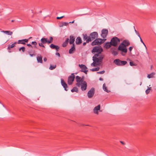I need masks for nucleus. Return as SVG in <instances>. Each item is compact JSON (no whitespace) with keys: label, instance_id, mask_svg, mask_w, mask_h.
I'll return each instance as SVG.
<instances>
[{"label":"nucleus","instance_id":"c756f323","mask_svg":"<svg viewBox=\"0 0 156 156\" xmlns=\"http://www.w3.org/2000/svg\"><path fill=\"white\" fill-rule=\"evenodd\" d=\"M71 91L72 92H76L78 93V89L76 87H74L71 90Z\"/></svg>","mask_w":156,"mask_h":156},{"label":"nucleus","instance_id":"39448f33","mask_svg":"<svg viewBox=\"0 0 156 156\" xmlns=\"http://www.w3.org/2000/svg\"><path fill=\"white\" fill-rule=\"evenodd\" d=\"M120 42V39L116 37H115L112 38L110 41L112 46L114 47L117 46L118 43Z\"/></svg>","mask_w":156,"mask_h":156},{"label":"nucleus","instance_id":"3c124183","mask_svg":"<svg viewBox=\"0 0 156 156\" xmlns=\"http://www.w3.org/2000/svg\"><path fill=\"white\" fill-rule=\"evenodd\" d=\"M27 46H29V47H31V48H33V46H32L31 44H27Z\"/></svg>","mask_w":156,"mask_h":156},{"label":"nucleus","instance_id":"cd10ccee","mask_svg":"<svg viewBox=\"0 0 156 156\" xmlns=\"http://www.w3.org/2000/svg\"><path fill=\"white\" fill-rule=\"evenodd\" d=\"M103 89L107 93H109L110 91L108 90L107 89V87H106V85L105 83H104L103 85Z\"/></svg>","mask_w":156,"mask_h":156},{"label":"nucleus","instance_id":"f704fd0d","mask_svg":"<svg viewBox=\"0 0 156 156\" xmlns=\"http://www.w3.org/2000/svg\"><path fill=\"white\" fill-rule=\"evenodd\" d=\"M104 58V56H103L102 55H99V57L98 58V59L101 62V63H102V60Z\"/></svg>","mask_w":156,"mask_h":156},{"label":"nucleus","instance_id":"4c0bfd02","mask_svg":"<svg viewBox=\"0 0 156 156\" xmlns=\"http://www.w3.org/2000/svg\"><path fill=\"white\" fill-rule=\"evenodd\" d=\"M151 90V87H148V88L146 90V91H145L146 93L147 94H148L150 93V90Z\"/></svg>","mask_w":156,"mask_h":156},{"label":"nucleus","instance_id":"5701e85b","mask_svg":"<svg viewBox=\"0 0 156 156\" xmlns=\"http://www.w3.org/2000/svg\"><path fill=\"white\" fill-rule=\"evenodd\" d=\"M69 38H66L65 41L62 43V46L63 47H66L69 42Z\"/></svg>","mask_w":156,"mask_h":156},{"label":"nucleus","instance_id":"79ce46f5","mask_svg":"<svg viewBox=\"0 0 156 156\" xmlns=\"http://www.w3.org/2000/svg\"><path fill=\"white\" fill-rule=\"evenodd\" d=\"M68 25V23L66 22H63L62 23V26H67Z\"/></svg>","mask_w":156,"mask_h":156},{"label":"nucleus","instance_id":"1a4fd4ad","mask_svg":"<svg viewBox=\"0 0 156 156\" xmlns=\"http://www.w3.org/2000/svg\"><path fill=\"white\" fill-rule=\"evenodd\" d=\"M108 33V30L107 29H103L101 30V36L103 38H105L107 36Z\"/></svg>","mask_w":156,"mask_h":156},{"label":"nucleus","instance_id":"7c9ffc66","mask_svg":"<svg viewBox=\"0 0 156 156\" xmlns=\"http://www.w3.org/2000/svg\"><path fill=\"white\" fill-rule=\"evenodd\" d=\"M2 32L7 34L9 35H11L12 34V32L9 30H3Z\"/></svg>","mask_w":156,"mask_h":156},{"label":"nucleus","instance_id":"603ef678","mask_svg":"<svg viewBox=\"0 0 156 156\" xmlns=\"http://www.w3.org/2000/svg\"><path fill=\"white\" fill-rule=\"evenodd\" d=\"M140 40L141 42L142 43H143V44L144 45V46L146 47V46H145V44H144V42L143 41V40H142V38H141V37H140Z\"/></svg>","mask_w":156,"mask_h":156},{"label":"nucleus","instance_id":"20e7f679","mask_svg":"<svg viewBox=\"0 0 156 156\" xmlns=\"http://www.w3.org/2000/svg\"><path fill=\"white\" fill-rule=\"evenodd\" d=\"M114 63L117 66H123L125 65L127 63V62L125 61H121L119 59H116L114 60Z\"/></svg>","mask_w":156,"mask_h":156},{"label":"nucleus","instance_id":"0e129e2a","mask_svg":"<svg viewBox=\"0 0 156 156\" xmlns=\"http://www.w3.org/2000/svg\"><path fill=\"white\" fill-rule=\"evenodd\" d=\"M13 21H14V20H12V22H13Z\"/></svg>","mask_w":156,"mask_h":156},{"label":"nucleus","instance_id":"bf43d9fd","mask_svg":"<svg viewBox=\"0 0 156 156\" xmlns=\"http://www.w3.org/2000/svg\"><path fill=\"white\" fill-rule=\"evenodd\" d=\"M74 20H73V21L72 22H69V23H74Z\"/></svg>","mask_w":156,"mask_h":156},{"label":"nucleus","instance_id":"a18cd8bd","mask_svg":"<svg viewBox=\"0 0 156 156\" xmlns=\"http://www.w3.org/2000/svg\"><path fill=\"white\" fill-rule=\"evenodd\" d=\"M21 49H22V51L23 52H24L25 51V48L24 47H21Z\"/></svg>","mask_w":156,"mask_h":156},{"label":"nucleus","instance_id":"0eeeda50","mask_svg":"<svg viewBox=\"0 0 156 156\" xmlns=\"http://www.w3.org/2000/svg\"><path fill=\"white\" fill-rule=\"evenodd\" d=\"M75 76L74 74L73 73L69 76L68 78V83L69 85H71L74 80Z\"/></svg>","mask_w":156,"mask_h":156},{"label":"nucleus","instance_id":"473e14b6","mask_svg":"<svg viewBox=\"0 0 156 156\" xmlns=\"http://www.w3.org/2000/svg\"><path fill=\"white\" fill-rule=\"evenodd\" d=\"M111 52L112 54L114 56L118 54V52L117 51H115V50H112L111 51Z\"/></svg>","mask_w":156,"mask_h":156},{"label":"nucleus","instance_id":"680f3d73","mask_svg":"<svg viewBox=\"0 0 156 156\" xmlns=\"http://www.w3.org/2000/svg\"><path fill=\"white\" fill-rule=\"evenodd\" d=\"M22 49H21V47L19 49V51H21V50H22Z\"/></svg>","mask_w":156,"mask_h":156},{"label":"nucleus","instance_id":"b1692460","mask_svg":"<svg viewBox=\"0 0 156 156\" xmlns=\"http://www.w3.org/2000/svg\"><path fill=\"white\" fill-rule=\"evenodd\" d=\"M17 44V42H15L13 43L11 45L9 44L7 48V49L8 50H10L11 48H13L15 46V45Z\"/></svg>","mask_w":156,"mask_h":156},{"label":"nucleus","instance_id":"9b49d317","mask_svg":"<svg viewBox=\"0 0 156 156\" xmlns=\"http://www.w3.org/2000/svg\"><path fill=\"white\" fill-rule=\"evenodd\" d=\"M46 40L47 38L44 37L42 38L41 40V42L38 43L39 46L41 47L45 48V46L43 44L46 43Z\"/></svg>","mask_w":156,"mask_h":156},{"label":"nucleus","instance_id":"c03bdc74","mask_svg":"<svg viewBox=\"0 0 156 156\" xmlns=\"http://www.w3.org/2000/svg\"><path fill=\"white\" fill-rule=\"evenodd\" d=\"M105 72V71L104 70H103L101 71H100L97 72V73L100 74H103Z\"/></svg>","mask_w":156,"mask_h":156},{"label":"nucleus","instance_id":"13d9d810","mask_svg":"<svg viewBox=\"0 0 156 156\" xmlns=\"http://www.w3.org/2000/svg\"><path fill=\"white\" fill-rule=\"evenodd\" d=\"M120 142L122 144L124 145L125 144L124 143V142L122 141H120Z\"/></svg>","mask_w":156,"mask_h":156},{"label":"nucleus","instance_id":"72a5a7b5","mask_svg":"<svg viewBox=\"0 0 156 156\" xmlns=\"http://www.w3.org/2000/svg\"><path fill=\"white\" fill-rule=\"evenodd\" d=\"M81 77L78 76H77L76 77V81L77 82H81Z\"/></svg>","mask_w":156,"mask_h":156},{"label":"nucleus","instance_id":"5fc2aeb1","mask_svg":"<svg viewBox=\"0 0 156 156\" xmlns=\"http://www.w3.org/2000/svg\"><path fill=\"white\" fill-rule=\"evenodd\" d=\"M56 55H58V56L60 57V54L58 52H56Z\"/></svg>","mask_w":156,"mask_h":156},{"label":"nucleus","instance_id":"f257e3e1","mask_svg":"<svg viewBox=\"0 0 156 156\" xmlns=\"http://www.w3.org/2000/svg\"><path fill=\"white\" fill-rule=\"evenodd\" d=\"M98 34L97 32H93L91 33L90 34L89 36L87 35V37L88 38L87 40V42H91L92 41L98 38Z\"/></svg>","mask_w":156,"mask_h":156},{"label":"nucleus","instance_id":"37998d69","mask_svg":"<svg viewBox=\"0 0 156 156\" xmlns=\"http://www.w3.org/2000/svg\"><path fill=\"white\" fill-rule=\"evenodd\" d=\"M80 82H77L76 83V85L78 87H80V86H81V83H80Z\"/></svg>","mask_w":156,"mask_h":156},{"label":"nucleus","instance_id":"69168bd1","mask_svg":"<svg viewBox=\"0 0 156 156\" xmlns=\"http://www.w3.org/2000/svg\"><path fill=\"white\" fill-rule=\"evenodd\" d=\"M2 105H3V107H4V105L3 104H2Z\"/></svg>","mask_w":156,"mask_h":156},{"label":"nucleus","instance_id":"e2e57ef3","mask_svg":"<svg viewBox=\"0 0 156 156\" xmlns=\"http://www.w3.org/2000/svg\"><path fill=\"white\" fill-rule=\"evenodd\" d=\"M9 52H11V51H10V50H9Z\"/></svg>","mask_w":156,"mask_h":156},{"label":"nucleus","instance_id":"9d476101","mask_svg":"<svg viewBox=\"0 0 156 156\" xmlns=\"http://www.w3.org/2000/svg\"><path fill=\"white\" fill-rule=\"evenodd\" d=\"M79 66L82 69L81 70H80V71L82 72H84L86 74H87L88 70H86V69H87V68L86 66L83 64L79 65Z\"/></svg>","mask_w":156,"mask_h":156},{"label":"nucleus","instance_id":"a19ab883","mask_svg":"<svg viewBox=\"0 0 156 156\" xmlns=\"http://www.w3.org/2000/svg\"><path fill=\"white\" fill-rule=\"evenodd\" d=\"M101 53H98L97 54H95V55L93 56V58L94 57H99V55H100V54Z\"/></svg>","mask_w":156,"mask_h":156},{"label":"nucleus","instance_id":"ea45409f","mask_svg":"<svg viewBox=\"0 0 156 156\" xmlns=\"http://www.w3.org/2000/svg\"><path fill=\"white\" fill-rule=\"evenodd\" d=\"M129 64L131 66H136V64L135 63H134L133 62V61H130L129 62Z\"/></svg>","mask_w":156,"mask_h":156},{"label":"nucleus","instance_id":"c85d7f7f","mask_svg":"<svg viewBox=\"0 0 156 156\" xmlns=\"http://www.w3.org/2000/svg\"><path fill=\"white\" fill-rule=\"evenodd\" d=\"M50 40H48L47 38V40H46V43H47L48 44H50L51 43H52L53 41V38L52 37H50Z\"/></svg>","mask_w":156,"mask_h":156},{"label":"nucleus","instance_id":"dca6fc26","mask_svg":"<svg viewBox=\"0 0 156 156\" xmlns=\"http://www.w3.org/2000/svg\"><path fill=\"white\" fill-rule=\"evenodd\" d=\"M37 59L38 63H43L42 56L41 55H38L37 56Z\"/></svg>","mask_w":156,"mask_h":156},{"label":"nucleus","instance_id":"aec40b11","mask_svg":"<svg viewBox=\"0 0 156 156\" xmlns=\"http://www.w3.org/2000/svg\"><path fill=\"white\" fill-rule=\"evenodd\" d=\"M100 105H98L97 106L95 107L93 110V111L94 113L97 114H98V111L100 110Z\"/></svg>","mask_w":156,"mask_h":156},{"label":"nucleus","instance_id":"052dcab7","mask_svg":"<svg viewBox=\"0 0 156 156\" xmlns=\"http://www.w3.org/2000/svg\"><path fill=\"white\" fill-rule=\"evenodd\" d=\"M134 28H135V27H134ZM134 29H135V32H136V33H137L138 31H137L135 29V28H134Z\"/></svg>","mask_w":156,"mask_h":156},{"label":"nucleus","instance_id":"864d4df0","mask_svg":"<svg viewBox=\"0 0 156 156\" xmlns=\"http://www.w3.org/2000/svg\"><path fill=\"white\" fill-rule=\"evenodd\" d=\"M136 34L139 37H140V36L139 34V33L137 32V33H136Z\"/></svg>","mask_w":156,"mask_h":156},{"label":"nucleus","instance_id":"de8ad7c7","mask_svg":"<svg viewBox=\"0 0 156 156\" xmlns=\"http://www.w3.org/2000/svg\"><path fill=\"white\" fill-rule=\"evenodd\" d=\"M133 47H132V46H131V47H130L129 48V52L130 53H131L132 50L133 49Z\"/></svg>","mask_w":156,"mask_h":156},{"label":"nucleus","instance_id":"e433bc0d","mask_svg":"<svg viewBox=\"0 0 156 156\" xmlns=\"http://www.w3.org/2000/svg\"><path fill=\"white\" fill-rule=\"evenodd\" d=\"M56 67V65H51L50 67H49V69H50L51 70H52L54 69H55Z\"/></svg>","mask_w":156,"mask_h":156},{"label":"nucleus","instance_id":"774afa93","mask_svg":"<svg viewBox=\"0 0 156 156\" xmlns=\"http://www.w3.org/2000/svg\"><path fill=\"white\" fill-rule=\"evenodd\" d=\"M111 49H113V48H112Z\"/></svg>","mask_w":156,"mask_h":156},{"label":"nucleus","instance_id":"7ed1b4c3","mask_svg":"<svg viewBox=\"0 0 156 156\" xmlns=\"http://www.w3.org/2000/svg\"><path fill=\"white\" fill-rule=\"evenodd\" d=\"M118 50L122 51L121 54L122 56H124L127 51L126 47L122 43L120 44L118 47Z\"/></svg>","mask_w":156,"mask_h":156},{"label":"nucleus","instance_id":"a211bd4d","mask_svg":"<svg viewBox=\"0 0 156 156\" xmlns=\"http://www.w3.org/2000/svg\"><path fill=\"white\" fill-rule=\"evenodd\" d=\"M93 60L94 62H95L97 65H100L101 63V62L98 59V58L97 57H94L93 58Z\"/></svg>","mask_w":156,"mask_h":156},{"label":"nucleus","instance_id":"393cba45","mask_svg":"<svg viewBox=\"0 0 156 156\" xmlns=\"http://www.w3.org/2000/svg\"><path fill=\"white\" fill-rule=\"evenodd\" d=\"M28 53L30 55L31 57H33L36 55V54L35 53V51L34 50H31L30 51H28Z\"/></svg>","mask_w":156,"mask_h":156},{"label":"nucleus","instance_id":"338daca9","mask_svg":"<svg viewBox=\"0 0 156 156\" xmlns=\"http://www.w3.org/2000/svg\"><path fill=\"white\" fill-rule=\"evenodd\" d=\"M75 74H77V73H76Z\"/></svg>","mask_w":156,"mask_h":156},{"label":"nucleus","instance_id":"49530a36","mask_svg":"<svg viewBox=\"0 0 156 156\" xmlns=\"http://www.w3.org/2000/svg\"><path fill=\"white\" fill-rule=\"evenodd\" d=\"M80 80H81V83L83 82L84 81H84V77L83 76H82V78H81Z\"/></svg>","mask_w":156,"mask_h":156},{"label":"nucleus","instance_id":"423d86ee","mask_svg":"<svg viewBox=\"0 0 156 156\" xmlns=\"http://www.w3.org/2000/svg\"><path fill=\"white\" fill-rule=\"evenodd\" d=\"M103 51V49L101 46H96L93 48L92 50V52H97L101 53Z\"/></svg>","mask_w":156,"mask_h":156},{"label":"nucleus","instance_id":"2eb2a0df","mask_svg":"<svg viewBox=\"0 0 156 156\" xmlns=\"http://www.w3.org/2000/svg\"><path fill=\"white\" fill-rule=\"evenodd\" d=\"M70 39L69 41V43L70 44H74V42L75 41V37L73 35H71L70 37Z\"/></svg>","mask_w":156,"mask_h":156},{"label":"nucleus","instance_id":"8fccbe9b","mask_svg":"<svg viewBox=\"0 0 156 156\" xmlns=\"http://www.w3.org/2000/svg\"><path fill=\"white\" fill-rule=\"evenodd\" d=\"M64 17V16H62L61 17H57L56 19L58 20Z\"/></svg>","mask_w":156,"mask_h":156},{"label":"nucleus","instance_id":"f03ea898","mask_svg":"<svg viewBox=\"0 0 156 156\" xmlns=\"http://www.w3.org/2000/svg\"><path fill=\"white\" fill-rule=\"evenodd\" d=\"M106 40V39H102L98 38L94 40L91 43V45L93 46L95 45H100L104 43Z\"/></svg>","mask_w":156,"mask_h":156},{"label":"nucleus","instance_id":"6ab92c4d","mask_svg":"<svg viewBox=\"0 0 156 156\" xmlns=\"http://www.w3.org/2000/svg\"><path fill=\"white\" fill-rule=\"evenodd\" d=\"M50 47L52 49H55L57 51H58L59 48V47L56 45H55L53 44H51L50 46Z\"/></svg>","mask_w":156,"mask_h":156},{"label":"nucleus","instance_id":"09e8293b","mask_svg":"<svg viewBox=\"0 0 156 156\" xmlns=\"http://www.w3.org/2000/svg\"><path fill=\"white\" fill-rule=\"evenodd\" d=\"M91 65L93 66H97V65L96 64L95 62H94V61H93V62L91 64Z\"/></svg>","mask_w":156,"mask_h":156},{"label":"nucleus","instance_id":"412c9836","mask_svg":"<svg viewBox=\"0 0 156 156\" xmlns=\"http://www.w3.org/2000/svg\"><path fill=\"white\" fill-rule=\"evenodd\" d=\"M82 42V40L80 37H78L76 38V44H80Z\"/></svg>","mask_w":156,"mask_h":156},{"label":"nucleus","instance_id":"58836bf2","mask_svg":"<svg viewBox=\"0 0 156 156\" xmlns=\"http://www.w3.org/2000/svg\"><path fill=\"white\" fill-rule=\"evenodd\" d=\"M100 69V68L99 67H97L95 68H93L91 69H90L92 71L94 72V71H97L99 70Z\"/></svg>","mask_w":156,"mask_h":156},{"label":"nucleus","instance_id":"f8f14e48","mask_svg":"<svg viewBox=\"0 0 156 156\" xmlns=\"http://www.w3.org/2000/svg\"><path fill=\"white\" fill-rule=\"evenodd\" d=\"M61 83L62 85V86L64 87V90L67 91L68 90L67 88L68 87V85L64 81V80L63 79H61Z\"/></svg>","mask_w":156,"mask_h":156},{"label":"nucleus","instance_id":"4be33fe9","mask_svg":"<svg viewBox=\"0 0 156 156\" xmlns=\"http://www.w3.org/2000/svg\"><path fill=\"white\" fill-rule=\"evenodd\" d=\"M112 46L111 42H107L105 43L104 47L108 49L110 48L111 46Z\"/></svg>","mask_w":156,"mask_h":156},{"label":"nucleus","instance_id":"6e6552de","mask_svg":"<svg viewBox=\"0 0 156 156\" xmlns=\"http://www.w3.org/2000/svg\"><path fill=\"white\" fill-rule=\"evenodd\" d=\"M95 92V89L94 88L92 87L89 90L87 93V96L89 98H92L94 96Z\"/></svg>","mask_w":156,"mask_h":156},{"label":"nucleus","instance_id":"4468645a","mask_svg":"<svg viewBox=\"0 0 156 156\" xmlns=\"http://www.w3.org/2000/svg\"><path fill=\"white\" fill-rule=\"evenodd\" d=\"M28 39H23L22 40H19L17 43L19 44H26V43H27L28 41Z\"/></svg>","mask_w":156,"mask_h":156},{"label":"nucleus","instance_id":"a878e982","mask_svg":"<svg viewBox=\"0 0 156 156\" xmlns=\"http://www.w3.org/2000/svg\"><path fill=\"white\" fill-rule=\"evenodd\" d=\"M122 43L124 45L126 46H126H128L130 45L129 42L128 40H123Z\"/></svg>","mask_w":156,"mask_h":156},{"label":"nucleus","instance_id":"bb28decb","mask_svg":"<svg viewBox=\"0 0 156 156\" xmlns=\"http://www.w3.org/2000/svg\"><path fill=\"white\" fill-rule=\"evenodd\" d=\"M75 50V47L74 44L72 45L71 48L69 50V53L70 54L73 53V51Z\"/></svg>","mask_w":156,"mask_h":156},{"label":"nucleus","instance_id":"2f4dec72","mask_svg":"<svg viewBox=\"0 0 156 156\" xmlns=\"http://www.w3.org/2000/svg\"><path fill=\"white\" fill-rule=\"evenodd\" d=\"M155 75V73L154 72H152L150 74H148L147 77L148 78H153L154 77V76Z\"/></svg>","mask_w":156,"mask_h":156},{"label":"nucleus","instance_id":"f3484780","mask_svg":"<svg viewBox=\"0 0 156 156\" xmlns=\"http://www.w3.org/2000/svg\"><path fill=\"white\" fill-rule=\"evenodd\" d=\"M83 39L84 41H86V42H84L83 43V46H85L86 44L89 43V42H87V40L88 39L87 37V34H83Z\"/></svg>","mask_w":156,"mask_h":156},{"label":"nucleus","instance_id":"6e6d98bb","mask_svg":"<svg viewBox=\"0 0 156 156\" xmlns=\"http://www.w3.org/2000/svg\"><path fill=\"white\" fill-rule=\"evenodd\" d=\"M47 60V58L46 57H45L44 58V62H46Z\"/></svg>","mask_w":156,"mask_h":156},{"label":"nucleus","instance_id":"ddd939ff","mask_svg":"<svg viewBox=\"0 0 156 156\" xmlns=\"http://www.w3.org/2000/svg\"><path fill=\"white\" fill-rule=\"evenodd\" d=\"M87 86V83L86 81H84L83 82L81 83V89L83 91L86 90Z\"/></svg>","mask_w":156,"mask_h":156},{"label":"nucleus","instance_id":"c9c22d12","mask_svg":"<svg viewBox=\"0 0 156 156\" xmlns=\"http://www.w3.org/2000/svg\"><path fill=\"white\" fill-rule=\"evenodd\" d=\"M31 44L34 45V48H37V43L36 41H32L31 42Z\"/></svg>","mask_w":156,"mask_h":156},{"label":"nucleus","instance_id":"4d7b16f0","mask_svg":"<svg viewBox=\"0 0 156 156\" xmlns=\"http://www.w3.org/2000/svg\"><path fill=\"white\" fill-rule=\"evenodd\" d=\"M99 80L100 81H103V79L101 77H100L99 79Z\"/></svg>","mask_w":156,"mask_h":156}]
</instances>
